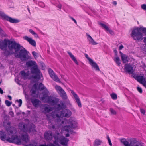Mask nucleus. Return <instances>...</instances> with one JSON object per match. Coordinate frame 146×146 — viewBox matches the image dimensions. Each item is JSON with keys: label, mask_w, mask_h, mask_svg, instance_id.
Segmentation results:
<instances>
[{"label": "nucleus", "mask_w": 146, "mask_h": 146, "mask_svg": "<svg viewBox=\"0 0 146 146\" xmlns=\"http://www.w3.org/2000/svg\"><path fill=\"white\" fill-rule=\"evenodd\" d=\"M77 127V122L74 119L70 118L69 121L66 119L62 122L61 125L58 126L57 125H52L51 127L54 130H61L60 133L56 131L53 135L54 141L53 143L56 145L60 146V144L63 146H68V143L69 141L68 138L63 136L62 133L64 131L67 132H69L72 129H74Z\"/></svg>", "instance_id": "obj_1"}, {"label": "nucleus", "mask_w": 146, "mask_h": 146, "mask_svg": "<svg viewBox=\"0 0 146 146\" xmlns=\"http://www.w3.org/2000/svg\"><path fill=\"white\" fill-rule=\"evenodd\" d=\"M60 102L61 104H58L57 105V109L58 110L62 109V111L58 112L57 111L53 112L50 115V118L57 119L56 123L57 124H56L55 125L59 126L60 125H61L62 122L64 121L65 119H66L69 121L70 118L74 119L75 121L77 123L75 118L72 117L70 118L69 120L65 119L63 121H61L62 117H69L71 115L72 113L69 110L67 109H64L66 108V106L62 101H60Z\"/></svg>", "instance_id": "obj_2"}, {"label": "nucleus", "mask_w": 146, "mask_h": 146, "mask_svg": "<svg viewBox=\"0 0 146 146\" xmlns=\"http://www.w3.org/2000/svg\"><path fill=\"white\" fill-rule=\"evenodd\" d=\"M21 125V129L25 133L21 135V139L18 137V136L12 135L11 138L9 137L7 139V141L11 143H14L17 144H20L21 143V140L25 143H28L29 141L28 135L26 132H34L35 131V126L33 124L31 125L22 124Z\"/></svg>", "instance_id": "obj_3"}, {"label": "nucleus", "mask_w": 146, "mask_h": 146, "mask_svg": "<svg viewBox=\"0 0 146 146\" xmlns=\"http://www.w3.org/2000/svg\"><path fill=\"white\" fill-rule=\"evenodd\" d=\"M7 47L10 50L12 51L14 49L16 51H17L21 48L20 45L15 41H11L6 39L0 41V48L1 50H5Z\"/></svg>", "instance_id": "obj_4"}, {"label": "nucleus", "mask_w": 146, "mask_h": 146, "mask_svg": "<svg viewBox=\"0 0 146 146\" xmlns=\"http://www.w3.org/2000/svg\"><path fill=\"white\" fill-rule=\"evenodd\" d=\"M20 49L17 51H15V56L20 58L22 61H24L29 59V52L22 46L20 45Z\"/></svg>", "instance_id": "obj_5"}, {"label": "nucleus", "mask_w": 146, "mask_h": 146, "mask_svg": "<svg viewBox=\"0 0 146 146\" xmlns=\"http://www.w3.org/2000/svg\"><path fill=\"white\" fill-rule=\"evenodd\" d=\"M130 35L134 40L139 41L142 39L143 34L140 31L139 27L132 29Z\"/></svg>", "instance_id": "obj_6"}, {"label": "nucleus", "mask_w": 146, "mask_h": 146, "mask_svg": "<svg viewBox=\"0 0 146 146\" xmlns=\"http://www.w3.org/2000/svg\"><path fill=\"white\" fill-rule=\"evenodd\" d=\"M0 17L3 19L5 20L8 21H9L10 23H17L20 21V20L19 19L13 18L8 16L5 14L2 11L0 10Z\"/></svg>", "instance_id": "obj_7"}, {"label": "nucleus", "mask_w": 146, "mask_h": 146, "mask_svg": "<svg viewBox=\"0 0 146 146\" xmlns=\"http://www.w3.org/2000/svg\"><path fill=\"white\" fill-rule=\"evenodd\" d=\"M39 88L40 91L44 90L42 93L43 96L40 97V99L41 100H44L46 98L48 97L49 92L46 88L41 83H40L39 84Z\"/></svg>", "instance_id": "obj_8"}, {"label": "nucleus", "mask_w": 146, "mask_h": 146, "mask_svg": "<svg viewBox=\"0 0 146 146\" xmlns=\"http://www.w3.org/2000/svg\"><path fill=\"white\" fill-rule=\"evenodd\" d=\"M42 101L52 105H54L59 101V99L58 98H53V97L51 96H48V97L44 100Z\"/></svg>", "instance_id": "obj_9"}, {"label": "nucleus", "mask_w": 146, "mask_h": 146, "mask_svg": "<svg viewBox=\"0 0 146 146\" xmlns=\"http://www.w3.org/2000/svg\"><path fill=\"white\" fill-rule=\"evenodd\" d=\"M20 73L23 78L24 79H37L38 77L37 75H31V73L29 71L26 73L24 71H22Z\"/></svg>", "instance_id": "obj_10"}, {"label": "nucleus", "mask_w": 146, "mask_h": 146, "mask_svg": "<svg viewBox=\"0 0 146 146\" xmlns=\"http://www.w3.org/2000/svg\"><path fill=\"white\" fill-rule=\"evenodd\" d=\"M55 88L63 100H66L67 98L68 97L66 93L60 86L56 85L55 86Z\"/></svg>", "instance_id": "obj_11"}, {"label": "nucleus", "mask_w": 146, "mask_h": 146, "mask_svg": "<svg viewBox=\"0 0 146 146\" xmlns=\"http://www.w3.org/2000/svg\"><path fill=\"white\" fill-rule=\"evenodd\" d=\"M85 56L88 60L89 64L92 67L97 71H100V70L99 66L92 59L89 57L88 55L86 54H85Z\"/></svg>", "instance_id": "obj_12"}, {"label": "nucleus", "mask_w": 146, "mask_h": 146, "mask_svg": "<svg viewBox=\"0 0 146 146\" xmlns=\"http://www.w3.org/2000/svg\"><path fill=\"white\" fill-rule=\"evenodd\" d=\"M121 142L124 146H131L129 142L125 138H123L121 140ZM131 146H144L142 144L139 142H133L131 144Z\"/></svg>", "instance_id": "obj_13"}, {"label": "nucleus", "mask_w": 146, "mask_h": 146, "mask_svg": "<svg viewBox=\"0 0 146 146\" xmlns=\"http://www.w3.org/2000/svg\"><path fill=\"white\" fill-rule=\"evenodd\" d=\"M30 71L31 74H35V75H37L38 78L37 79L40 78V76L39 74L40 73V69L38 68V66L36 64L34 66L31 68Z\"/></svg>", "instance_id": "obj_14"}, {"label": "nucleus", "mask_w": 146, "mask_h": 146, "mask_svg": "<svg viewBox=\"0 0 146 146\" xmlns=\"http://www.w3.org/2000/svg\"><path fill=\"white\" fill-rule=\"evenodd\" d=\"M37 86V84H34L31 90V95L35 97H38L39 95V92Z\"/></svg>", "instance_id": "obj_15"}, {"label": "nucleus", "mask_w": 146, "mask_h": 146, "mask_svg": "<svg viewBox=\"0 0 146 146\" xmlns=\"http://www.w3.org/2000/svg\"><path fill=\"white\" fill-rule=\"evenodd\" d=\"M48 72L50 77L54 81L60 82V81L58 76L55 74L51 68H49Z\"/></svg>", "instance_id": "obj_16"}, {"label": "nucleus", "mask_w": 146, "mask_h": 146, "mask_svg": "<svg viewBox=\"0 0 146 146\" xmlns=\"http://www.w3.org/2000/svg\"><path fill=\"white\" fill-rule=\"evenodd\" d=\"M70 91L78 106L80 107H81L82 105L81 102L78 95L73 90H71Z\"/></svg>", "instance_id": "obj_17"}, {"label": "nucleus", "mask_w": 146, "mask_h": 146, "mask_svg": "<svg viewBox=\"0 0 146 146\" xmlns=\"http://www.w3.org/2000/svg\"><path fill=\"white\" fill-rule=\"evenodd\" d=\"M44 137L45 139L47 140H51L52 138V132L50 131H46L44 135Z\"/></svg>", "instance_id": "obj_18"}, {"label": "nucleus", "mask_w": 146, "mask_h": 146, "mask_svg": "<svg viewBox=\"0 0 146 146\" xmlns=\"http://www.w3.org/2000/svg\"><path fill=\"white\" fill-rule=\"evenodd\" d=\"M23 38L25 40L28 41L29 43L33 46H36V43L35 41L31 37H29L27 36H25Z\"/></svg>", "instance_id": "obj_19"}, {"label": "nucleus", "mask_w": 146, "mask_h": 146, "mask_svg": "<svg viewBox=\"0 0 146 146\" xmlns=\"http://www.w3.org/2000/svg\"><path fill=\"white\" fill-rule=\"evenodd\" d=\"M87 39L88 42L89 44L92 45H96L98 44L93 39L92 37L88 34L86 33Z\"/></svg>", "instance_id": "obj_20"}, {"label": "nucleus", "mask_w": 146, "mask_h": 146, "mask_svg": "<svg viewBox=\"0 0 146 146\" xmlns=\"http://www.w3.org/2000/svg\"><path fill=\"white\" fill-rule=\"evenodd\" d=\"M125 69L126 72L130 74H132L134 70L133 67L129 64H127L125 66Z\"/></svg>", "instance_id": "obj_21"}, {"label": "nucleus", "mask_w": 146, "mask_h": 146, "mask_svg": "<svg viewBox=\"0 0 146 146\" xmlns=\"http://www.w3.org/2000/svg\"><path fill=\"white\" fill-rule=\"evenodd\" d=\"M121 54V56L122 60L124 63H126L128 62V57L126 55L122 53L121 52H120Z\"/></svg>", "instance_id": "obj_22"}, {"label": "nucleus", "mask_w": 146, "mask_h": 146, "mask_svg": "<svg viewBox=\"0 0 146 146\" xmlns=\"http://www.w3.org/2000/svg\"><path fill=\"white\" fill-rule=\"evenodd\" d=\"M36 64H37L35 62L32 60H29L27 62L26 65L27 67H31V68L34 66Z\"/></svg>", "instance_id": "obj_23"}, {"label": "nucleus", "mask_w": 146, "mask_h": 146, "mask_svg": "<svg viewBox=\"0 0 146 146\" xmlns=\"http://www.w3.org/2000/svg\"><path fill=\"white\" fill-rule=\"evenodd\" d=\"M9 137L4 132L0 131V138L1 140L4 141L6 140L7 141V139H9Z\"/></svg>", "instance_id": "obj_24"}, {"label": "nucleus", "mask_w": 146, "mask_h": 146, "mask_svg": "<svg viewBox=\"0 0 146 146\" xmlns=\"http://www.w3.org/2000/svg\"><path fill=\"white\" fill-rule=\"evenodd\" d=\"M102 140L99 139H96L93 143V146H99L102 144Z\"/></svg>", "instance_id": "obj_25"}, {"label": "nucleus", "mask_w": 146, "mask_h": 146, "mask_svg": "<svg viewBox=\"0 0 146 146\" xmlns=\"http://www.w3.org/2000/svg\"><path fill=\"white\" fill-rule=\"evenodd\" d=\"M31 101L33 106L35 107L38 106L40 102V101L36 99H32Z\"/></svg>", "instance_id": "obj_26"}, {"label": "nucleus", "mask_w": 146, "mask_h": 146, "mask_svg": "<svg viewBox=\"0 0 146 146\" xmlns=\"http://www.w3.org/2000/svg\"><path fill=\"white\" fill-rule=\"evenodd\" d=\"M136 79L140 83L142 84L145 81V79L144 77L142 76H137L136 77Z\"/></svg>", "instance_id": "obj_27"}, {"label": "nucleus", "mask_w": 146, "mask_h": 146, "mask_svg": "<svg viewBox=\"0 0 146 146\" xmlns=\"http://www.w3.org/2000/svg\"><path fill=\"white\" fill-rule=\"evenodd\" d=\"M144 42L145 43V45H142L141 46L140 48L143 53L146 54V37H145L144 38Z\"/></svg>", "instance_id": "obj_28"}, {"label": "nucleus", "mask_w": 146, "mask_h": 146, "mask_svg": "<svg viewBox=\"0 0 146 146\" xmlns=\"http://www.w3.org/2000/svg\"><path fill=\"white\" fill-rule=\"evenodd\" d=\"M68 53L69 55L72 59L74 61L75 63L77 65H78V63L77 62L75 57L72 54V53L70 52H68Z\"/></svg>", "instance_id": "obj_29"}, {"label": "nucleus", "mask_w": 146, "mask_h": 146, "mask_svg": "<svg viewBox=\"0 0 146 146\" xmlns=\"http://www.w3.org/2000/svg\"><path fill=\"white\" fill-rule=\"evenodd\" d=\"M114 60L118 66H120L121 64L120 60L119 58L117 56H116L114 58Z\"/></svg>", "instance_id": "obj_30"}, {"label": "nucleus", "mask_w": 146, "mask_h": 146, "mask_svg": "<svg viewBox=\"0 0 146 146\" xmlns=\"http://www.w3.org/2000/svg\"><path fill=\"white\" fill-rule=\"evenodd\" d=\"M29 31L30 32L32 35H33L36 38H38V34L35 32L32 29H30L29 30Z\"/></svg>", "instance_id": "obj_31"}, {"label": "nucleus", "mask_w": 146, "mask_h": 146, "mask_svg": "<svg viewBox=\"0 0 146 146\" xmlns=\"http://www.w3.org/2000/svg\"><path fill=\"white\" fill-rule=\"evenodd\" d=\"M29 31L30 32L32 35H33L36 38H38V34L35 32L32 29H30L29 30Z\"/></svg>", "instance_id": "obj_32"}, {"label": "nucleus", "mask_w": 146, "mask_h": 146, "mask_svg": "<svg viewBox=\"0 0 146 146\" xmlns=\"http://www.w3.org/2000/svg\"><path fill=\"white\" fill-rule=\"evenodd\" d=\"M99 24L102 28L105 29L106 30L108 29V27L104 23H99Z\"/></svg>", "instance_id": "obj_33"}, {"label": "nucleus", "mask_w": 146, "mask_h": 146, "mask_svg": "<svg viewBox=\"0 0 146 146\" xmlns=\"http://www.w3.org/2000/svg\"><path fill=\"white\" fill-rule=\"evenodd\" d=\"M44 110L45 113H47L52 111V109L51 107L46 106L45 107Z\"/></svg>", "instance_id": "obj_34"}, {"label": "nucleus", "mask_w": 146, "mask_h": 146, "mask_svg": "<svg viewBox=\"0 0 146 146\" xmlns=\"http://www.w3.org/2000/svg\"><path fill=\"white\" fill-rule=\"evenodd\" d=\"M139 28L141 32V31H142V32L145 33L146 35V28L141 26H140Z\"/></svg>", "instance_id": "obj_35"}, {"label": "nucleus", "mask_w": 146, "mask_h": 146, "mask_svg": "<svg viewBox=\"0 0 146 146\" xmlns=\"http://www.w3.org/2000/svg\"><path fill=\"white\" fill-rule=\"evenodd\" d=\"M112 98L114 100H116L117 98V95L115 93H113L111 95Z\"/></svg>", "instance_id": "obj_36"}, {"label": "nucleus", "mask_w": 146, "mask_h": 146, "mask_svg": "<svg viewBox=\"0 0 146 146\" xmlns=\"http://www.w3.org/2000/svg\"><path fill=\"white\" fill-rule=\"evenodd\" d=\"M5 104L7 106H10L11 104V103L7 100H6L5 101Z\"/></svg>", "instance_id": "obj_37"}, {"label": "nucleus", "mask_w": 146, "mask_h": 146, "mask_svg": "<svg viewBox=\"0 0 146 146\" xmlns=\"http://www.w3.org/2000/svg\"><path fill=\"white\" fill-rule=\"evenodd\" d=\"M110 111L111 114L112 115H115L116 114V111L112 108L110 109Z\"/></svg>", "instance_id": "obj_38"}, {"label": "nucleus", "mask_w": 146, "mask_h": 146, "mask_svg": "<svg viewBox=\"0 0 146 146\" xmlns=\"http://www.w3.org/2000/svg\"><path fill=\"white\" fill-rule=\"evenodd\" d=\"M16 101L19 103L18 106L19 107H20L22 105V102L21 99L17 100Z\"/></svg>", "instance_id": "obj_39"}, {"label": "nucleus", "mask_w": 146, "mask_h": 146, "mask_svg": "<svg viewBox=\"0 0 146 146\" xmlns=\"http://www.w3.org/2000/svg\"><path fill=\"white\" fill-rule=\"evenodd\" d=\"M39 5L42 8H44L45 7V5L42 2H40L38 3Z\"/></svg>", "instance_id": "obj_40"}, {"label": "nucleus", "mask_w": 146, "mask_h": 146, "mask_svg": "<svg viewBox=\"0 0 146 146\" xmlns=\"http://www.w3.org/2000/svg\"><path fill=\"white\" fill-rule=\"evenodd\" d=\"M141 8L144 10H146V4H143L141 6Z\"/></svg>", "instance_id": "obj_41"}, {"label": "nucleus", "mask_w": 146, "mask_h": 146, "mask_svg": "<svg viewBox=\"0 0 146 146\" xmlns=\"http://www.w3.org/2000/svg\"><path fill=\"white\" fill-rule=\"evenodd\" d=\"M0 33L3 36H5L6 35L4 34V32L2 30V29L0 27Z\"/></svg>", "instance_id": "obj_42"}, {"label": "nucleus", "mask_w": 146, "mask_h": 146, "mask_svg": "<svg viewBox=\"0 0 146 146\" xmlns=\"http://www.w3.org/2000/svg\"><path fill=\"white\" fill-rule=\"evenodd\" d=\"M107 139L108 140V143H109L110 145L111 146L112 145V143L111 142V140H110L109 137H108V136L107 137Z\"/></svg>", "instance_id": "obj_43"}, {"label": "nucleus", "mask_w": 146, "mask_h": 146, "mask_svg": "<svg viewBox=\"0 0 146 146\" xmlns=\"http://www.w3.org/2000/svg\"><path fill=\"white\" fill-rule=\"evenodd\" d=\"M32 54L33 56L35 57H37V53L35 51H33L32 52Z\"/></svg>", "instance_id": "obj_44"}, {"label": "nucleus", "mask_w": 146, "mask_h": 146, "mask_svg": "<svg viewBox=\"0 0 146 146\" xmlns=\"http://www.w3.org/2000/svg\"><path fill=\"white\" fill-rule=\"evenodd\" d=\"M107 31H108L111 34H113V31L112 30L110 29V28L108 27V29L106 30Z\"/></svg>", "instance_id": "obj_45"}, {"label": "nucleus", "mask_w": 146, "mask_h": 146, "mask_svg": "<svg viewBox=\"0 0 146 146\" xmlns=\"http://www.w3.org/2000/svg\"><path fill=\"white\" fill-rule=\"evenodd\" d=\"M137 90L140 93H141L142 92V90L141 88L137 87Z\"/></svg>", "instance_id": "obj_46"}, {"label": "nucleus", "mask_w": 146, "mask_h": 146, "mask_svg": "<svg viewBox=\"0 0 146 146\" xmlns=\"http://www.w3.org/2000/svg\"><path fill=\"white\" fill-rule=\"evenodd\" d=\"M56 6V7H57L58 8L61 9L62 7V5L60 3H59L58 4H56L55 5Z\"/></svg>", "instance_id": "obj_47"}, {"label": "nucleus", "mask_w": 146, "mask_h": 146, "mask_svg": "<svg viewBox=\"0 0 146 146\" xmlns=\"http://www.w3.org/2000/svg\"><path fill=\"white\" fill-rule=\"evenodd\" d=\"M47 146H58V145H56L55 144H53L52 143L48 144L47 145Z\"/></svg>", "instance_id": "obj_48"}, {"label": "nucleus", "mask_w": 146, "mask_h": 146, "mask_svg": "<svg viewBox=\"0 0 146 146\" xmlns=\"http://www.w3.org/2000/svg\"><path fill=\"white\" fill-rule=\"evenodd\" d=\"M9 115L11 117H13L14 116V113L12 111H10L9 112Z\"/></svg>", "instance_id": "obj_49"}, {"label": "nucleus", "mask_w": 146, "mask_h": 146, "mask_svg": "<svg viewBox=\"0 0 146 146\" xmlns=\"http://www.w3.org/2000/svg\"><path fill=\"white\" fill-rule=\"evenodd\" d=\"M140 111L141 113L144 114L145 113V111L142 109H141L140 110Z\"/></svg>", "instance_id": "obj_50"}, {"label": "nucleus", "mask_w": 146, "mask_h": 146, "mask_svg": "<svg viewBox=\"0 0 146 146\" xmlns=\"http://www.w3.org/2000/svg\"><path fill=\"white\" fill-rule=\"evenodd\" d=\"M123 48V45H121L120 46L119 48V50H121Z\"/></svg>", "instance_id": "obj_51"}, {"label": "nucleus", "mask_w": 146, "mask_h": 146, "mask_svg": "<svg viewBox=\"0 0 146 146\" xmlns=\"http://www.w3.org/2000/svg\"><path fill=\"white\" fill-rule=\"evenodd\" d=\"M70 18L76 24L77 23V22H76V21L74 18H73L72 17H70Z\"/></svg>", "instance_id": "obj_52"}, {"label": "nucleus", "mask_w": 146, "mask_h": 146, "mask_svg": "<svg viewBox=\"0 0 146 146\" xmlns=\"http://www.w3.org/2000/svg\"><path fill=\"white\" fill-rule=\"evenodd\" d=\"M25 146H36V145H34L32 144H30L26 145Z\"/></svg>", "instance_id": "obj_53"}, {"label": "nucleus", "mask_w": 146, "mask_h": 146, "mask_svg": "<svg viewBox=\"0 0 146 146\" xmlns=\"http://www.w3.org/2000/svg\"><path fill=\"white\" fill-rule=\"evenodd\" d=\"M3 90H2V89L0 88V93L1 94H3Z\"/></svg>", "instance_id": "obj_54"}, {"label": "nucleus", "mask_w": 146, "mask_h": 146, "mask_svg": "<svg viewBox=\"0 0 146 146\" xmlns=\"http://www.w3.org/2000/svg\"><path fill=\"white\" fill-rule=\"evenodd\" d=\"M143 85L146 88V81H145L143 84Z\"/></svg>", "instance_id": "obj_55"}, {"label": "nucleus", "mask_w": 146, "mask_h": 146, "mask_svg": "<svg viewBox=\"0 0 146 146\" xmlns=\"http://www.w3.org/2000/svg\"><path fill=\"white\" fill-rule=\"evenodd\" d=\"M113 4L115 5H116L117 4V2L116 1H113Z\"/></svg>", "instance_id": "obj_56"}, {"label": "nucleus", "mask_w": 146, "mask_h": 146, "mask_svg": "<svg viewBox=\"0 0 146 146\" xmlns=\"http://www.w3.org/2000/svg\"><path fill=\"white\" fill-rule=\"evenodd\" d=\"M8 97L9 98V100H11L12 98L11 96H10L9 95H8Z\"/></svg>", "instance_id": "obj_57"}, {"label": "nucleus", "mask_w": 146, "mask_h": 146, "mask_svg": "<svg viewBox=\"0 0 146 146\" xmlns=\"http://www.w3.org/2000/svg\"><path fill=\"white\" fill-rule=\"evenodd\" d=\"M39 146H47V145L46 144H41Z\"/></svg>", "instance_id": "obj_58"}, {"label": "nucleus", "mask_w": 146, "mask_h": 146, "mask_svg": "<svg viewBox=\"0 0 146 146\" xmlns=\"http://www.w3.org/2000/svg\"><path fill=\"white\" fill-rule=\"evenodd\" d=\"M70 135L68 133H67L66 134V137H68Z\"/></svg>", "instance_id": "obj_59"}, {"label": "nucleus", "mask_w": 146, "mask_h": 146, "mask_svg": "<svg viewBox=\"0 0 146 146\" xmlns=\"http://www.w3.org/2000/svg\"><path fill=\"white\" fill-rule=\"evenodd\" d=\"M9 132H10V133L11 134H13V131L11 130H10L9 131Z\"/></svg>", "instance_id": "obj_60"}, {"label": "nucleus", "mask_w": 146, "mask_h": 146, "mask_svg": "<svg viewBox=\"0 0 146 146\" xmlns=\"http://www.w3.org/2000/svg\"><path fill=\"white\" fill-rule=\"evenodd\" d=\"M10 122H8V125H10Z\"/></svg>", "instance_id": "obj_61"}, {"label": "nucleus", "mask_w": 146, "mask_h": 146, "mask_svg": "<svg viewBox=\"0 0 146 146\" xmlns=\"http://www.w3.org/2000/svg\"><path fill=\"white\" fill-rule=\"evenodd\" d=\"M28 11L29 12H30V10L29 9V8H28Z\"/></svg>", "instance_id": "obj_62"}, {"label": "nucleus", "mask_w": 146, "mask_h": 146, "mask_svg": "<svg viewBox=\"0 0 146 146\" xmlns=\"http://www.w3.org/2000/svg\"><path fill=\"white\" fill-rule=\"evenodd\" d=\"M13 53H14V52H11V54H13Z\"/></svg>", "instance_id": "obj_63"}, {"label": "nucleus", "mask_w": 146, "mask_h": 146, "mask_svg": "<svg viewBox=\"0 0 146 146\" xmlns=\"http://www.w3.org/2000/svg\"><path fill=\"white\" fill-rule=\"evenodd\" d=\"M47 117L48 118H49L48 117V115H47Z\"/></svg>", "instance_id": "obj_64"}]
</instances>
